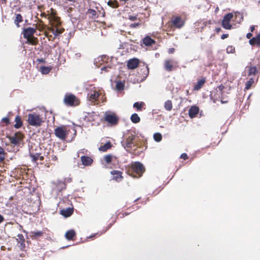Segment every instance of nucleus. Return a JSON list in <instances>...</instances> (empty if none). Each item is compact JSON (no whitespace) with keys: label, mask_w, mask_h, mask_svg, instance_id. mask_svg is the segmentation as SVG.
I'll list each match as a JSON object with an SVG mask.
<instances>
[{"label":"nucleus","mask_w":260,"mask_h":260,"mask_svg":"<svg viewBox=\"0 0 260 260\" xmlns=\"http://www.w3.org/2000/svg\"><path fill=\"white\" fill-rule=\"evenodd\" d=\"M131 169V171L128 170V174L133 177H140L144 171V166L139 162L132 163Z\"/></svg>","instance_id":"obj_1"},{"label":"nucleus","mask_w":260,"mask_h":260,"mask_svg":"<svg viewBox=\"0 0 260 260\" xmlns=\"http://www.w3.org/2000/svg\"><path fill=\"white\" fill-rule=\"evenodd\" d=\"M27 116V122L31 126H39L43 122L42 117L37 113L28 114Z\"/></svg>","instance_id":"obj_2"},{"label":"nucleus","mask_w":260,"mask_h":260,"mask_svg":"<svg viewBox=\"0 0 260 260\" xmlns=\"http://www.w3.org/2000/svg\"><path fill=\"white\" fill-rule=\"evenodd\" d=\"M63 101L65 104L70 106H75L79 104V100L72 94H67Z\"/></svg>","instance_id":"obj_3"},{"label":"nucleus","mask_w":260,"mask_h":260,"mask_svg":"<svg viewBox=\"0 0 260 260\" xmlns=\"http://www.w3.org/2000/svg\"><path fill=\"white\" fill-rule=\"evenodd\" d=\"M55 136L61 140H65L68 135V132L64 126L56 127L54 129Z\"/></svg>","instance_id":"obj_4"},{"label":"nucleus","mask_w":260,"mask_h":260,"mask_svg":"<svg viewBox=\"0 0 260 260\" xmlns=\"http://www.w3.org/2000/svg\"><path fill=\"white\" fill-rule=\"evenodd\" d=\"M233 17V14L231 13L227 14L224 16L222 22V26L224 28L226 29H230L232 28V26L230 22Z\"/></svg>","instance_id":"obj_5"},{"label":"nucleus","mask_w":260,"mask_h":260,"mask_svg":"<svg viewBox=\"0 0 260 260\" xmlns=\"http://www.w3.org/2000/svg\"><path fill=\"white\" fill-rule=\"evenodd\" d=\"M177 62L174 59H166L164 61V68L169 72L172 71L175 68Z\"/></svg>","instance_id":"obj_6"},{"label":"nucleus","mask_w":260,"mask_h":260,"mask_svg":"<svg viewBox=\"0 0 260 260\" xmlns=\"http://www.w3.org/2000/svg\"><path fill=\"white\" fill-rule=\"evenodd\" d=\"M171 22L173 25L177 28H180L183 26L184 24V21L180 17L176 16L174 17Z\"/></svg>","instance_id":"obj_7"},{"label":"nucleus","mask_w":260,"mask_h":260,"mask_svg":"<svg viewBox=\"0 0 260 260\" xmlns=\"http://www.w3.org/2000/svg\"><path fill=\"white\" fill-rule=\"evenodd\" d=\"M99 95V92L95 89L88 93V98L91 103H94L98 100Z\"/></svg>","instance_id":"obj_8"},{"label":"nucleus","mask_w":260,"mask_h":260,"mask_svg":"<svg viewBox=\"0 0 260 260\" xmlns=\"http://www.w3.org/2000/svg\"><path fill=\"white\" fill-rule=\"evenodd\" d=\"M22 139V136L21 134L16 133L13 137H9V140L11 143L17 145L20 143Z\"/></svg>","instance_id":"obj_9"},{"label":"nucleus","mask_w":260,"mask_h":260,"mask_svg":"<svg viewBox=\"0 0 260 260\" xmlns=\"http://www.w3.org/2000/svg\"><path fill=\"white\" fill-rule=\"evenodd\" d=\"M36 29L32 27H28L24 29L23 30V37L24 38H28L32 37L34 34L36 32Z\"/></svg>","instance_id":"obj_10"},{"label":"nucleus","mask_w":260,"mask_h":260,"mask_svg":"<svg viewBox=\"0 0 260 260\" xmlns=\"http://www.w3.org/2000/svg\"><path fill=\"white\" fill-rule=\"evenodd\" d=\"M105 119L108 123L112 124H115L117 123V121H118V118L113 114H106L105 116Z\"/></svg>","instance_id":"obj_11"},{"label":"nucleus","mask_w":260,"mask_h":260,"mask_svg":"<svg viewBox=\"0 0 260 260\" xmlns=\"http://www.w3.org/2000/svg\"><path fill=\"white\" fill-rule=\"evenodd\" d=\"M139 64V60L137 58H133L129 59L127 64V68L129 69L133 70L136 69Z\"/></svg>","instance_id":"obj_12"},{"label":"nucleus","mask_w":260,"mask_h":260,"mask_svg":"<svg viewBox=\"0 0 260 260\" xmlns=\"http://www.w3.org/2000/svg\"><path fill=\"white\" fill-rule=\"evenodd\" d=\"M82 164L85 166H88L91 165L93 162L92 159L87 156H82L81 157Z\"/></svg>","instance_id":"obj_13"},{"label":"nucleus","mask_w":260,"mask_h":260,"mask_svg":"<svg viewBox=\"0 0 260 260\" xmlns=\"http://www.w3.org/2000/svg\"><path fill=\"white\" fill-rule=\"evenodd\" d=\"M199 109L197 106H192L189 110L188 114L190 118H193L198 114Z\"/></svg>","instance_id":"obj_14"},{"label":"nucleus","mask_w":260,"mask_h":260,"mask_svg":"<svg viewBox=\"0 0 260 260\" xmlns=\"http://www.w3.org/2000/svg\"><path fill=\"white\" fill-rule=\"evenodd\" d=\"M111 174L113 175H116L115 176L113 177V179L116 180L117 181H120L122 178V173L118 171L113 170L111 172Z\"/></svg>","instance_id":"obj_15"},{"label":"nucleus","mask_w":260,"mask_h":260,"mask_svg":"<svg viewBox=\"0 0 260 260\" xmlns=\"http://www.w3.org/2000/svg\"><path fill=\"white\" fill-rule=\"evenodd\" d=\"M135 136L132 134L128 136V137L126 139L125 146V147H126L127 148H129L132 147V145L133 143V141L134 140Z\"/></svg>","instance_id":"obj_16"},{"label":"nucleus","mask_w":260,"mask_h":260,"mask_svg":"<svg viewBox=\"0 0 260 260\" xmlns=\"http://www.w3.org/2000/svg\"><path fill=\"white\" fill-rule=\"evenodd\" d=\"M249 43L251 45H257L260 46V35H258L256 37H254L250 39Z\"/></svg>","instance_id":"obj_17"},{"label":"nucleus","mask_w":260,"mask_h":260,"mask_svg":"<svg viewBox=\"0 0 260 260\" xmlns=\"http://www.w3.org/2000/svg\"><path fill=\"white\" fill-rule=\"evenodd\" d=\"M60 213L61 215H62L64 217H69L73 213V209L70 208H68L66 209L61 210Z\"/></svg>","instance_id":"obj_18"},{"label":"nucleus","mask_w":260,"mask_h":260,"mask_svg":"<svg viewBox=\"0 0 260 260\" xmlns=\"http://www.w3.org/2000/svg\"><path fill=\"white\" fill-rule=\"evenodd\" d=\"M111 146H112V145H111V143L110 142H108L106 144H105L104 145L100 146L99 148V150L100 151L105 152L108 149H110L111 147Z\"/></svg>","instance_id":"obj_19"},{"label":"nucleus","mask_w":260,"mask_h":260,"mask_svg":"<svg viewBox=\"0 0 260 260\" xmlns=\"http://www.w3.org/2000/svg\"><path fill=\"white\" fill-rule=\"evenodd\" d=\"M155 41L152 39L150 37H146L143 40V43L146 46H151L154 44Z\"/></svg>","instance_id":"obj_20"},{"label":"nucleus","mask_w":260,"mask_h":260,"mask_svg":"<svg viewBox=\"0 0 260 260\" xmlns=\"http://www.w3.org/2000/svg\"><path fill=\"white\" fill-rule=\"evenodd\" d=\"M205 82V79H201L198 81L197 84L194 86V90H199L204 84Z\"/></svg>","instance_id":"obj_21"},{"label":"nucleus","mask_w":260,"mask_h":260,"mask_svg":"<svg viewBox=\"0 0 260 260\" xmlns=\"http://www.w3.org/2000/svg\"><path fill=\"white\" fill-rule=\"evenodd\" d=\"M43 233L41 231L31 232L30 233V237L32 239H37L38 238L42 236Z\"/></svg>","instance_id":"obj_22"},{"label":"nucleus","mask_w":260,"mask_h":260,"mask_svg":"<svg viewBox=\"0 0 260 260\" xmlns=\"http://www.w3.org/2000/svg\"><path fill=\"white\" fill-rule=\"evenodd\" d=\"M75 235V232L73 230L67 231L65 234L66 238L68 240H72Z\"/></svg>","instance_id":"obj_23"},{"label":"nucleus","mask_w":260,"mask_h":260,"mask_svg":"<svg viewBox=\"0 0 260 260\" xmlns=\"http://www.w3.org/2000/svg\"><path fill=\"white\" fill-rule=\"evenodd\" d=\"M131 119L133 123H137L140 121V118L138 115L136 113H134L132 115Z\"/></svg>","instance_id":"obj_24"},{"label":"nucleus","mask_w":260,"mask_h":260,"mask_svg":"<svg viewBox=\"0 0 260 260\" xmlns=\"http://www.w3.org/2000/svg\"><path fill=\"white\" fill-rule=\"evenodd\" d=\"M15 121L16 122L15 124L14 125V127L16 128H20L22 124L21 118L19 117V116H17L15 117Z\"/></svg>","instance_id":"obj_25"},{"label":"nucleus","mask_w":260,"mask_h":260,"mask_svg":"<svg viewBox=\"0 0 260 260\" xmlns=\"http://www.w3.org/2000/svg\"><path fill=\"white\" fill-rule=\"evenodd\" d=\"M26 43H29L31 45H36L38 42L37 38L34 37H30V38H26Z\"/></svg>","instance_id":"obj_26"},{"label":"nucleus","mask_w":260,"mask_h":260,"mask_svg":"<svg viewBox=\"0 0 260 260\" xmlns=\"http://www.w3.org/2000/svg\"><path fill=\"white\" fill-rule=\"evenodd\" d=\"M51 69V68L49 67L43 66L40 67V71L43 74H48L50 72Z\"/></svg>","instance_id":"obj_27"},{"label":"nucleus","mask_w":260,"mask_h":260,"mask_svg":"<svg viewBox=\"0 0 260 260\" xmlns=\"http://www.w3.org/2000/svg\"><path fill=\"white\" fill-rule=\"evenodd\" d=\"M22 20V16L20 14H17L15 19V23L18 27L19 26V23L21 22Z\"/></svg>","instance_id":"obj_28"},{"label":"nucleus","mask_w":260,"mask_h":260,"mask_svg":"<svg viewBox=\"0 0 260 260\" xmlns=\"http://www.w3.org/2000/svg\"><path fill=\"white\" fill-rule=\"evenodd\" d=\"M165 108L167 111H170L172 109V102L170 100H168L165 103Z\"/></svg>","instance_id":"obj_29"},{"label":"nucleus","mask_w":260,"mask_h":260,"mask_svg":"<svg viewBox=\"0 0 260 260\" xmlns=\"http://www.w3.org/2000/svg\"><path fill=\"white\" fill-rule=\"evenodd\" d=\"M144 105V103L143 102H136L134 104V107L137 109L138 110L141 111L142 109V107Z\"/></svg>","instance_id":"obj_30"},{"label":"nucleus","mask_w":260,"mask_h":260,"mask_svg":"<svg viewBox=\"0 0 260 260\" xmlns=\"http://www.w3.org/2000/svg\"><path fill=\"white\" fill-rule=\"evenodd\" d=\"M153 138L156 142H159L162 139L161 135L159 133H155L153 135Z\"/></svg>","instance_id":"obj_31"},{"label":"nucleus","mask_w":260,"mask_h":260,"mask_svg":"<svg viewBox=\"0 0 260 260\" xmlns=\"http://www.w3.org/2000/svg\"><path fill=\"white\" fill-rule=\"evenodd\" d=\"M253 82H254L253 79L252 78L250 79L246 82L245 88L246 89H249L250 88V87L251 86V85H252V84L253 83Z\"/></svg>","instance_id":"obj_32"},{"label":"nucleus","mask_w":260,"mask_h":260,"mask_svg":"<svg viewBox=\"0 0 260 260\" xmlns=\"http://www.w3.org/2000/svg\"><path fill=\"white\" fill-rule=\"evenodd\" d=\"M112 156L111 154H108L105 156L104 160L107 164L111 162Z\"/></svg>","instance_id":"obj_33"},{"label":"nucleus","mask_w":260,"mask_h":260,"mask_svg":"<svg viewBox=\"0 0 260 260\" xmlns=\"http://www.w3.org/2000/svg\"><path fill=\"white\" fill-rule=\"evenodd\" d=\"M5 158V152L4 149L0 147V162L3 161Z\"/></svg>","instance_id":"obj_34"},{"label":"nucleus","mask_w":260,"mask_h":260,"mask_svg":"<svg viewBox=\"0 0 260 260\" xmlns=\"http://www.w3.org/2000/svg\"><path fill=\"white\" fill-rule=\"evenodd\" d=\"M52 32L55 36H57L62 33V31L58 29H52Z\"/></svg>","instance_id":"obj_35"},{"label":"nucleus","mask_w":260,"mask_h":260,"mask_svg":"<svg viewBox=\"0 0 260 260\" xmlns=\"http://www.w3.org/2000/svg\"><path fill=\"white\" fill-rule=\"evenodd\" d=\"M256 72V68L255 67L250 68L249 69V75H254Z\"/></svg>","instance_id":"obj_36"},{"label":"nucleus","mask_w":260,"mask_h":260,"mask_svg":"<svg viewBox=\"0 0 260 260\" xmlns=\"http://www.w3.org/2000/svg\"><path fill=\"white\" fill-rule=\"evenodd\" d=\"M124 85L121 82H117L116 84V88L118 90H122L123 89Z\"/></svg>","instance_id":"obj_37"},{"label":"nucleus","mask_w":260,"mask_h":260,"mask_svg":"<svg viewBox=\"0 0 260 260\" xmlns=\"http://www.w3.org/2000/svg\"><path fill=\"white\" fill-rule=\"evenodd\" d=\"M30 156L31 157L32 160L34 161H36L39 158V154L38 153H36V154H34V155L30 154Z\"/></svg>","instance_id":"obj_38"},{"label":"nucleus","mask_w":260,"mask_h":260,"mask_svg":"<svg viewBox=\"0 0 260 260\" xmlns=\"http://www.w3.org/2000/svg\"><path fill=\"white\" fill-rule=\"evenodd\" d=\"M24 241L25 240H23L21 241L18 242V243L20 244L19 246L21 250L24 249V248H25Z\"/></svg>","instance_id":"obj_39"},{"label":"nucleus","mask_w":260,"mask_h":260,"mask_svg":"<svg viewBox=\"0 0 260 260\" xmlns=\"http://www.w3.org/2000/svg\"><path fill=\"white\" fill-rule=\"evenodd\" d=\"M16 240L18 241H21L23 240H25L22 234H18L17 235V238L16 239Z\"/></svg>","instance_id":"obj_40"},{"label":"nucleus","mask_w":260,"mask_h":260,"mask_svg":"<svg viewBox=\"0 0 260 260\" xmlns=\"http://www.w3.org/2000/svg\"><path fill=\"white\" fill-rule=\"evenodd\" d=\"M2 122L6 123V124H8L9 123V119L7 117H4L2 120Z\"/></svg>","instance_id":"obj_41"},{"label":"nucleus","mask_w":260,"mask_h":260,"mask_svg":"<svg viewBox=\"0 0 260 260\" xmlns=\"http://www.w3.org/2000/svg\"><path fill=\"white\" fill-rule=\"evenodd\" d=\"M187 157V155L186 153H182L180 156V158L183 159H186Z\"/></svg>","instance_id":"obj_42"},{"label":"nucleus","mask_w":260,"mask_h":260,"mask_svg":"<svg viewBox=\"0 0 260 260\" xmlns=\"http://www.w3.org/2000/svg\"><path fill=\"white\" fill-rule=\"evenodd\" d=\"M86 151H87V150H85V149H84L80 150H79V151H78V156H79V154L80 153H85Z\"/></svg>","instance_id":"obj_43"},{"label":"nucleus","mask_w":260,"mask_h":260,"mask_svg":"<svg viewBox=\"0 0 260 260\" xmlns=\"http://www.w3.org/2000/svg\"><path fill=\"white\" fill-rule=\"evenodd\" d=\"M110 68H109V67H102L101 68V71H105L106 72H108L109 71V69H110Z\"/></svg>","instance_id":"obj_44"},{"label":"nucleus","mask_w":260,"mask_h":260,"mask_svg":"<svg viewBox=\"0 0 260 260\" xmlns=\"http://www.w3.org/2000/svg\"><path fill=\"white\" fill-rule=\"evenodd\" d=\"M89 11H90V13L92 15H95L96 14V12L95 10H92V9H90L89 10Z\"/></svg>","instance_id":"obj_45"},{"label":"nucleus","mask_w":260,"mask_h":260,"mask_svg":"<svg viewBox=\"0 0 260 260\" xmlns=\"http://www.w3.org/2000/svg\"><path fill=\"white\" fill-rule=\"evenodd\" d=\"M232 50H233V48L232 47H228L227 48V52H231L232 53Z\"/></svg>","instance_id":"obj_46"},{"label":"nucleus","mask_w":260,"mask_h":260,"mask_svg":"<svg viewBox=\"0 0 260 260\" xmlns=\"http://www.w3.org/2000/svg\"><path fill=\"white\" fill-rule=\"evenodd\" d=\"M139 25V23H135L131 24V26L132 27H136Z\"/></svg>","instance_id":"obj_47"},{"label":"nucleus","mask_w":260,"mask_h":260,"mask_svg":"<svg viewBox=\"0 0 260 260\" xmlns=\"http://www.w3.org/2000/svg\"><path fill=\"white\" fill-rule=\"evenodd\" d=\"M228 37V34H223L221 36V38L222 39H224Z\"/></svg>","instance_id":"obj_48"},{"label":"nucleus","mask_w":260,"mask_h":260,"mask_svg":"<svg viewBox=\"0 0 260 260\" xmlns=\"http://www.w3.org/2000/svg\"><path fill=\"white\" fill-rule=\"evenodd\" d=\"M175 49L174 48H170L169 49V53H173L174 52Z\"/></svg>","instance_id":"obj_49"},{"label":"nucleus","mask_w":260,"mask_h":260,"mask_svg":"<svg viewBox=\"0 0 260 260\" xmlns=\"http://www.w3.org/2000/svg\"><path fill=\"white\" fill-rule=\"evenodd\" d=\"M252 36L251 33H248L246 35V37L248 39H250Z\"/></svg>","instance_id":"obj_50"},{"label":"nucleus","mask_w":260,"mask_h":260,"mask_svg":"<svg viewBox=\"0 0 260 260\" xmlns=\"http://www.w3.org/2000/svg\"><path fill=\"white\" fill-rule=\"evenodd\" d=\"M4 220L3 216L0 215V223L2 222Z\"/></svg>","instance_id":"obj_51"},{"label":"nucleus","mask_w":260,"mask_h":260,"mask_svg":"<svg viewBox=\"0 0 260 260\" xmlns=\"http://www.w3.org/2000/svg\"><path fill=\"white\" fill-rule=\"evenodd\" d=\"M254 29H255V27H254V26H251L250 27V31H251V32H253V31H254Z\"/></svg>","instance_id":"obj_52"},{"label":"nucleus","mask_w":260,"mask_h":260,"mask_svg":"<svg viewBox=\"0 0 260 260\" xmlns=\"http://www.w3.org/2000/svg\"><path fill=\"white\" fill-rule=\"evenodd\" d=\"M215 30L217 32H219L221 30V29L220 28L218 27L215 29Z\"/></svg>","instance_id":"obj_53"},{"label":"nucleus","mask_w":260,"mask_h":260,"mask_svg":"<svg viewBox=\"0 0 260 260\" xmlns=\"http://www.w3.org/2000/svg\"><path fill=\"white\" fill-rule=\"evenodd\" d=\"M108 5H109V6H110L113 7V6H112V2H110V1L108 2Z\"/></svg>","instance_id":"obj_54"},{"label":"nucleus","mask_w":260,"mask_h":260,"mask_svg":"<svg viewBox=\"0 0 260 260\" xmlns=\"http://www.w3.org/2000/svg\"><path fill=\"white\" fill-rule=\"evenodd\" d=\"M135 18H136V17H134V16H131V17H129V19H130L131 20H134L135 19Z\"/></svg>","instance_id":"obj_55"},{"label":"nucleus","mask_w":260,"mask_h":260,"mask_svg":"<svg viewBox=\"0 0 260 260\" xmlns=\"http://www.w3.org/2000/svg\"><path fill=\"white\" fill-rule=\"evenodd\" d=\"M53 159H54V160H56V159H57V157H56V156H54L53 157Z\"/></svg>","instance_id":"obj_56"},{"label":"nucleus","mask_w":260,"mask_h":260,"mask_svg":"<svg viewBox=\"0 0 260 260\" xmlns=\"http://www.w3.org/2000/svg\"><path fill=\"white\" fill-rule=\"evenodd\" d=\"M39 157H40V159H41V160H43V156H40L39 155Z\"/></svg>","instance_id":"obj_57"},{"label":"nucleus","mask_w":260,"mask_h":260,"mask_svg":"<svg viewBox=\"0 0 260 260\" xmlns=\"http://www.w3.org/2000/svg\"><path fill=\"white\" fill-rule=\"evenodd\" d=\"M67 1L70 2H74V0H67Z\"/></svg>","instance_id":"obj_58"}]
</instances>
